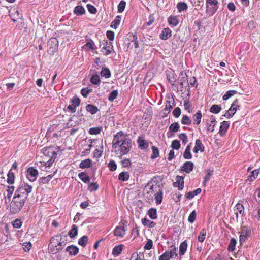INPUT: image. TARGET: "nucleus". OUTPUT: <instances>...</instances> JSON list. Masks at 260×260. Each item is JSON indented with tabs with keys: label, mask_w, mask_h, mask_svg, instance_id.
Instances as JSON below:
<instances>
[{
	"label": "nucleus",
	"mask_w": 260,
	"mask_h": 260,
	"mask_svg": "<svg viewBox=\"0 0 260 260\" xmlns=\"http://www.w3.org/2000/svg\"><path fill=\"white\" fill-rule=\"evenodd\" d=\"M181 123L183 124L189 125L191 123V120L186 115H184L181 120Z\"/></svg>",
	"instance_id": "nucleus-56"
},
{
	"label": "nucleus",
	"mask_w": 260,
	"mask_h": 260,
	"mask_svg": "<svg viewBox=\"0 0 260 260\" xmlns=\"http://www.w3.org/2000/svg\"><path fill=\"white\" fill-rule=\"evenodd\" d=\"M183 157L185 159H191L192 158V155L190 152V146L188 145L185 149V151L183 154Z\"/></svg>",
	"instance_id": "nucleus-36"
},
{
	"label": "nucleus",
	"mask_w": 260,
	"mask_h": 260,
	"mask_svg": "<svg viewBox=\"0 0 260 260\" xmlns=\"http://www.w3.org/2000/svg\"><path fill=\"white\" fill-rule=\"evenodd\" d=\"M103 47L101 49V51L106 55H108L111 54L113 50L112 43L111 41H103L102 43Z\"/></svg>",
	"instance_id": "nucleus-7"
},
{
	"label": "nucleus",
	"mask_w": 260,
	"mask_h": 260,
	"mask_svg": "<svg viewBox=\"0 0 260 260\" xmlns=\"http://www.w3.org/2000/svg\"><path fill=\"white\" fill-rule=\"evenodd\" d=\"M237 93L235 90H229L227 91L225 94L223 96V100L225 101L228 100L230 98L234 95Z\"/></svg>",
	"instance_id": "nucleus-43"
},
{
	"label": "nucleus",
	"mask_w": 260,
	"mask_h": 260,
	"mask_svg": "<svg viewBox=\"0 0 260 260\" xmlns=\"http://www.w3.org/2000/svg\"><path fill=\"white\" fill-rule=\"evenodd\" d=\"M84 46H85L86 47H87L92 50H93L96 48V47L95 45L94 44V42L91 40L88 41L84 45Z\"/></svg>",
	"instance_id": "nucleus-51"
},
{
	"label": "nucleus",
	"mask_w": 260,
	"mask_h": 260,
	"mask_svg": "<svg viewBox=\"0 0 260 260\" xmlns=\"http://www.w3.org/2000/svg\"><path fill=\"white\" fill-rule=\"evenodd\" d=\"M171 31L169 28H164L161 34H160V38L162 40H166L171 36Z\"/></svg>",
	"instance_id": "nucleus-19"
},
{
	"label": "nucleus",
	"mask_w": 260,
	"mask_h": 260,
	"mask_svg": "<svg viewBox=\"0 0 260 260\" xmlns=\"http://www.w3.org/2000/svg\"><path fill=\"white\" fill-rule=\"evenodd\" d=\"M108 167L111 171H114L116 170L117 168V165L114 161L111 160L108 164Z\"/></svg>",
	"instance_id": "nucleus-60"
},
{
	"label": "nucleus",
	"mask_w": 260,
	"mask_h": 260,
	"mask_svg": "<svg viewBox=\"0 0 260 260\" xmlns=\"http://www.w3.org/2000/svg\"><path fill=\"white\" fill-rule=\"evenodd\" d=\"M142 224L144 226H147L149 228H154L156 225V223L146 218H142L141 220Z\"/></svg>",
	"instance_id": "nucleus-20"
},
{
	"label": "nucleus",
	"mask_w": 260,
	"mask_h": 260,
	"mask_svg": "<svg viewBox=\"0 0 260 260\" xmlns=\"http://www.w3.org/2000/svg\"><path fill=\"white\" fill-rule=\"evenodd\" d=\"M139 147L141 149H146L148 146V142L145 140L142 137H139L137 140Z\"/></svg>",
	"instance_id": "nucleus-16"
},
{
	"label": "nucleus",
	"mask_w": 260,
	"mask_h": 260,
	"mask_svg": "<svg viewBox=\"0 0 260 260\" xmlns=\"http://www.w3.org/2000/svg\"><path fill=\"white\" fill-rule=\"evenodd\" d=\"M132 148L131 140L122 132L117 133L112 141V148L116 155L121 157L126 154Z\"/></svg>",
	"instance_id": "nucleus-1"
},
{
	"label": "nucleus",
	"mask_w": 260,
	"mask_h": 260,
	"mask_svg": "<svg viewBox=\"0 0 260 260\" xmlns=\"http://www.w3.org/2000/svg\"><path fill=\"white\" fill-rule=\"evenodd\" d=\"M91 160L88 158L82 160L80 164V167L82 169L88 168L91 166Z\"/></svg>",
	"instance_id": "nucleus-23"
},
{
	"label": "nucleus",
	"mask_w": 260,
	"mask_h": 260,
	"mask_svg": "<svg viewBox=\"0 0 260 260\" xmlns=\"http://www.w3.org/2000/svg\"><path fill=\"white\" fill-rule=\"evenodd\" d=\"M78 233V228L77 226L74 224L72 226V229L70 230L68 235L71 238H74Z\"/></svg>",
	"instance_id": "nucleus-26"
},
{
	"label": "nucleus",
	"mask_w": 260,
	"mask_h": 260,
	"mask_svg": "<svg viewBox=\"0 0 260 260\" xmlns=\"http://www.w3.org/2000/svg\"><path fill=\"white\" fill-rule=\"evenodd\" d=\"M101 75L106 78H109L110 76V72L107 68H103L101 71Z\"/></svg>",
	"instance_id": "nucleus-50"
},
{
	"label": "nucleus",
	"mask_w": 260,
	"mask_h": 260,
	"mask_svg": "<svg viewBox=\"0 0 260 260\" xmlns=\"http://www.w3.org/2000/svg\"><path fill=\"white\" fill-rule=\"evenodd\" d=\"M121 20V17L120 16H117L115 18L114 20L113 21V22L111 23V26L112 28H114L116 29L118 26L119 25L120 21Z\"/></svg>",
	"instance_id": "nucleus-37"
},
{
	"label": "nucleus",
	"mask_w": 260,
	"mask_h": 260,
	"mask_svg": "<svg viewBox=\"0 0 260 260\" xmlns=\"http://www.w3.org/2000/svg\"><path fill=\"white\" fill-rule=\"evenodd\" d=\"M126 2L124 1H121L118 6V11L119 12H122L125 7Z\"/></svg>",
	"instance_id": "nucleus-53"
},
{
	"label": "nucleus",
	"mask_w": 260,
	"mask_h": 260,
	"mask_svg": "<svg viewBox=\"0 0 260 260\" xmlns=\"http://www.w3.org/2000/svg\"><path fill=\"white\" fill-rule=\"evenodd\" d=\"M179 128V126L178 123L175 122L171 124V125L169 127V129L170 131L173 132H176L178 131V129Z\"/></svg>",
	"instance_id": "nucleus-48"
},
{
	"label": "nucleus",
	"mask_w": 260,
	"mask_h": 260,
	"mask_svg": "<svg viewBox=\"0 0 260 260\" xmlns=\"http://www.w3.org/2000/svg\"><path fill=\"white\" fill-rule=\"evenodd\" d=\"M147 194H150L149 197L151 199L153 198L152 194H154L156 203L157 204H160L162 200L163 191L162 190L158 185H151L149 188Z\"/></svg>",
	"instance_id": "nucleus-3"
},
{
	"label": "nucleus",
	"mask_w": 260,
	"mask_h": 260,
	"mask_svg": "<svg viewBox=\"0 0 260 260\" xmlns=\"http://www.w3.org/2000/svg\"><path fill=\"white\" fill-rule=\"evenodd\" d=\"M196 218V212L194 210L189 215L188 218V220L190 223H193L194 221Z\"/></svg>",
	"instance_id": "nucleus-57"
},
{
	"label": "nucleus",
	"mask_w": 260,
	"mask_h": 260,
	"mask_svg": "<svg viewBox=\"0 0 260 260\" xmlns=\"http://www.w3.org/2000/svg\"><path fill=\"white\" fill-rule=\"evenodd\" d=\"M212 174V171H211L210 170H208L207 171V174L205 175V178H204V181L203 182L204 184H205L209 180Z\"/></svg>",
	"instance_id": "nucleus-62"
},
{
	"label": "nucleus",
	"mask_w": 260,
	"mask_h": 260,
	"mask_svg": "<svg viewBox=\"0 0 260 260\" xmlns=\"http://www.w3.org/2000/svg\"><path fill=\"white\" fill-rule=\"evenodd\" d=\"M32 190V187L31 185L23 182L21 183L20 187L17 189L15 192V195L19 196V197L26 200L27 194L30 193Z\"/></svg>",
	"instance_id": "nucleus-5"
},
{
	"label": "nucleus",
	"mask_w": 260,
	"mask_h": 260,
	"mask_svg": "<svg viewBox=\"0 0 260 260\" xmlns=\"http://www.w3.org/2000/svg\"><path fill=\"white\" fill-rule=\"evenodd\" d=\"M179 138L181 140H182L184 145H185L188 141L187 137L185 134H181L179 135Z\"/></svg>",
	"instance_id": "nucleus-63"
},
{
	"label": "nucleus",
	"mask_w": 260,
	"mask_h": 260,
	"mask_svg": "<svg viewBox=\"0 0 260 260\" xmlns=\"http://www.w3.org/2000/svg\"><path fill=\"white\" fill-rule=\"evenodd\" d=\"M25 200L19 197V196H14L11 202L10 206V212L13 214H15L19 212L23 206Z\"/></svg>",
	"instance_id": "nucleus-2"
},
{
	"label": "nucleus",
	"mask_w": 260,
	"mask_h": 260,
	"mask_svg": "<svg viewBox=\"0 0 260 260\" xmlns=\"http://www.w3.org/2000/svg\"><path fill=\"white\" fill-rule=\"evenodd\" d=\"M171 147L173 149L178 150L180 147V142L178 140H173L172 142Z\"/></svg>",
	"instance_id": "nucleus-54"
},
{
	"label": "nucleus",
	"mask_w": 260,
	"mask_h": 260,
	"mask_svg": "<svg viewBox=\"0 0 260 260\" xmlns=\"http://www.w3.org/2000/svg\"><path fill=\"white\" fill-rule=\"evenodd\" d=\"M171 250L169 252H168L169 254L171 255V258L173 257L174 256H177V253L176 252L177 248L173 245L171 246Z\"/></svg>",
	"instance_id": "nucleus-52"
},
{
	"label": "nucleus",
	"mask_w": 260,
	"mask_h": 260,
	"mask_svg": "<svg viewBox=\"0 0 260 260\" xmlns=\"http://www.w3.org/2000/svg\"><path fill=\"white\" fill-rule=\"evenodd\" d=\"M234 211L235 214L236 215L237 218H238V214H240L241 215H243V213L244 212L243 206L240 203L237 204L235 206Z\"/></svg>",
	"instance_id": "nucleus-18"
},
{
	"label": "nucleus",
	"mask_w": 260,
	"mask_h": 260,
	"mask_svg": "<svg viewBox=\"0 0 260 260\" xmlns=\"http://www.w3.org/2000/svg\"><path fill=\"white\" fill-rule=\"evenodd\" d=\"M86 110L90 112L91 114H95L98 111V108L97 107L90 104L87 105L86 107Z\"/></svg>",
	"instance_id": "nucleus-29"
},
{
	"label": "nucleus",
	"mask_w": 260,
	"mask_h": 260,
	"mask_svg": "<svg viewBox=\"0 0 260 260\" xmlns=\"http://www.w3.org/2000/svg\"><path fill=\"white\" fill-rule=\"evenodd\" d=\"M240 233V242L242 243L249 236L250 231L247 227L244 226L242 228Z\"/></svg>",
	"instance_id": "nucleus-10"
},
{
	"label": "nucleus",
	"mask_w": 260,
	"mask_h": 260,
	"mask_svg": "<svg viewBox=\"0 0 260 260\" xmlns=\"http://www.w3.org/2000/svg\"><path fill=\"white\" fill-rule=\"evenodd\" d=\"M230 123L228 121H223L220 126L219 133L221 136H224L229 127Z\"/></svg>",
	"instance_id": "nucleus-12"
},
{
	"label": "nucleus",
	"mask_w": 260,
	"mask_h": 260,
	"mask_svg": "<svg viewBox=\"0 0 260 260\" xmlns=\"http://www.w3.org/2000/svg\"><path fill=\"white\" fill-rule=\"evenodd\" d=\"M9 16L14 22L16 21L17 19L22 17L21 14L16 9H11L9 11Z\"/></svg>",
	"instance_id": "nucleus-11"
},
{
	"label": "nucleus",
	"mask_w": 260,
	"mask_h": 260,
	"mask_svg": "<svg viewBox=\"0 0 260 260\" xmlns=\"http://www.w3.org/2000/svg\"><path fill=\"white\" fill-rule=\"evenodd\" d=\"M102 131V127H95L90 128L89 129V133L90 135H98Z\"/></svg>",
	"instance_id": "nucleus-40"
},
{
	"label": "nucleus",
	"mask_w": 260,
	"mask_h": 260,
	"mask_svg": "<svg viewBox=\"0 0 260 260\" xmlns=\"http://www.w3.org/2000/svg\"><path fill=\"white\" fill-rule=\"evenodd\" d=\"M78 176L79 178L84 183L89 182L90 178L85 173L81 172L79 174Z\"/></svg>",
	"instance_id": "nucleus-33"
},
{
	"label": "nucleus",
	"mask_w": 260,
	"mask_h": 260,
	"mask_svg": "<svg viewBox=\"0 0 260 260\" xmlns=\"http://www.w3.org/2000/svg\"><path fill=\"white\" fill-rule=\"evenodd\" d=\"M259 169H255L254 171H252L251 173V175L249 176V178L247 180L250 181H252L253 179L257 178L259 174Z\"/></svg>",
	"instance_id": "nucleus-35"
},
{
	"label": "nucleus",
	"mask_w": 260,
	"mask_h": 260,
	"mask_svg": "<svg viewBox=\"0 0 260 260\" xmlns=\"http://www.w3.org/2000/svg\"><path fill=\"white\" fill-rule=\"evenodd\" d=\"M90 81L92 84H99L100 82L99 76L98 75H93L90 79Z\"/></svg>",
	"instance_id": "nucleus-47"
},
{
	"label": "nucleus",
	"mask_w": 260,
	"mask_h": 260,
	"mask_svg": "<svg viewBox=\"0 0 260 260\" xmlns=\"http://www.w3.org/2000/svg\"><path fill=\"white\" fill-rule=\"evenodd\" d=\"M51 153L53 154V155L49 160L46 162H43V164L42 162H40V164H41L40 167H41V169L43 171H47V169L48 168H50L54 161V160L56 157V153L54 151H52Z\"/></svg>",
	"instance_id": "nucleus-8"
},
{
	"label": "nucleus",
	"mask_w": 260,
	"mask_h": 260,
	"mask_svg": "<svg viewBox=\"0 0 260 260\" xmlns=\"http://www.w3.org/2000/svg\"><path fill=\"white\" fill-rule=\"evenodd\" d=\"M148 215L152 219H155L157 218V210L156 209L151 208L148 211Z\"/></svg>",
	"instance_id": "nucleus-32"
},
{
	"label": "nucleus",
	"mask_w": 260,
	"mask_h": 260,
	"mask_svg": "<svg viewBox=\"0 0 260 260\" xmlns=\"http://www.w3.org/2000/svg\"><path fill=\"white\" fill-rule=\"evenodd\" d=\"M176 182L174 183L175 187H178L180 190H182L184 187V179L182 176H177Z\"/></svg>",
	"instance_id": "nucleus-14"
},
{
	"label": "nucleus",
	"mask_w": 260,
	"mask_h": 260,
	"mask_svg": "<svg viewBox=\"0 0 260 260\" xmlns=\"http://www.w3.org/2000/svg\"><path fill=\"white\" fill-rule=\"evenodd\" d=\"M210 124L207 126V130L213 132L214 131V127L215 125L216 120L214 118L211 117L210 119Z\"/></svg>",
	"instance_id": "nucleus-38"
},
{
	"label": "nucleus",
	"mask_w": 260,
	"mask_h": 260,
	"mask_svg": "<svg viewBox=\"0 0 260 260\" xmlns=\"http://www.w3.org/2000/svg\"><path fill=\"white\" fill-rule=\"evenodd\" d=\"M199 151L203 152L204 151V147L199 139H197L195 142V147L193 149L194 153H197Z\"/></svg>",
	"instance_id": "nucleus-17"
},
{
	"label": "nucleus",
	"mask_w": 260,
	"mask_h": 260,
	"mask_svg": "<svg viewBox=\"0 0 260 260\" xmlns=\"http://www.w3.org/2000/svg\"><path fill=\"white\" fill-rule=\"evenodd\" d=\"M236 111L237 110L234 109V108L230 107L229 110L225 113L224 116L226 118H230L235 114Z\"/></svg>",
	"instance_id": "nucleus-45"
},
{
	"label": "nucleus",
	"mask_w": 260,
	"mask_h": 260,
	"mask_svg": "<svg viewBox=\"0 0 260 260\" xmlns=\"http://www.w3.org/2000/svg\"><path fill=\"white\" fill-rule=\"evenodd\" d=\"M129 178V174L127 172H122L120 173L118 176L119 180L122 181H127Z\"/></svg>",
	"instance_id": "nucleus-39"
},
{
	"label": "nucleus",
	"mask_w": 260,
	"mask_h": 260,
	"mask_svg": "<svg viewBox=\"0 0 260 260\" xmlns=\"http://www.w3.org/2000/svg\"><path fill=\"white\" fill-rule=\"evenodd\" d=\"M14 182V174L10 170L7 175V182L9 184H13Z\"/></svg>",
	"instance_id": "nucleus-41"
},
{
	"label": "nucleus",
	"mask_w": 260,
	"mask_h": 260,
	"mask_svg": "<svg viewBox=\"0 0 260 260\" xmlns=\"http://www.w3.org/2000/svg\"><path fill=\"white\" fill-rule=\"evenodd\" d=\"M168 21L169 24L173 26H176L179 23L178 18L176 16H170L168 18Z\"/></svg>",
	"instance_id": "nucleus-24"
},
{
	"label": "nucleus",
	"mask_w": 260,
	"mask_h": 260,
	"mask_svg": "<svg viewBox=\"0 0 260 260\" xmlns=\"http://www.w3.org/2000/svg\"><path fill=\"white\" fill-rule=\"evenodd\" d=\"M67 251L71 255H76L79 252V249L75 246H70L67 247Z\"/></svg>",
	"instance_id": "nucleus-25"
},
{
	"label": "nucleus",
	"mask_w": 260,
	"mask_h": 260,
	"mask_svg": "<svg viewBox=\"0 0 260 260\" xmlns=\"http://www.w3.org/2000/svg\"><path fill=\"white\" fill-rule=\"evenodd\" d=\"M74 12L77 15H81L85 13V9L83 7L79 5L75 8Z\"/></svg>",
	"instance_id": "nucleus-30"
},
{
	"label": "nucleus",
	"mask_w": 260,
	"mask_h": 260,
	"mask_svg": "<svg viewBox=\"0 0 260 260\" xmlns=\"http://www.w3.org/2000/svg\"><path fill=\"white\" fill-rule=\"evenodd\" d=\"M14 190L13 186H9L7 189V194L5 196V201L7 203V201H9L10 198L11 197L12 193Z\"/></svg>",
	"instance_id": "nucleus-22"
},
{
	"label": "nucleus",
	"mask_w": 260,
	"mask_h": 260,
	"mask_svg": "<svg viewBox=\"0 0 260 260\" xmlns=\"http://www.w3.org/2000/svg\"><path fill=\"white\" fill-rule=\"evenodd\" d=\"M98 185L96 183H90L88 186V189L91 191L96 190L98 189Z\"/></svg>",
	"instance_id": "nucleus-64"
},
{
	"label": "nucleus",
	"mask_w": 260,
	"mask_h": 260,
	"mask_svg": "<svg viewBox=\"0 0 260 260\" xmlns=\"http://www.w3.org/2000/svg\"><path fill=\"white\" fill-rule=\"evenodd\" d=\"M187 247V244L186 241L182 242L179 246V255H183L184 254Z\"/></svg>",
	"instance_id": "nucleus-28"
},
{
	"label": "nucleus",
	"mask_w": 260,
	"mask_h": 260,
	"mask_svg": "<svg viewBox=\"0 0 260 260\" xmlns=\"http://www.w3.org/2000/svg\"><path fill=\"white\" fill-rule=\"evenodd\" d=\"M171 258V255L168 252H166L159 257V260H169Z\"/></svg>",
	"instance_id": "nucleus-59"
},
{
	"label": "nucleus",
	"mask_w": 260,
	"mask_h": 260,
	"mask_svg": "<svg viewBox=\"0 0 260 260\" xmlns=\"http://www.w3.org/2000/svg\"><path fill=\"white\" fill-rule=\"evenodd\" d=\"M118 95V91L117 90H113L109 94L108 97V100L110 101H113L114 99H115Z\"/></svg>",
	"instance_id": "nucleus-49"
},
{
	"label": "nucleus",
	"mask_w": 260,
	"mask_h": 260,
	"mask_svg": "<svg viewBox=\"0 0 260 260\" xmlns=\"http://www.w3.org/2000/svg\"><path fill=\"white\" fill-rule=\"evenodd\" d=\"M38 175V172L37 169L33 167H29L27 171L26 176L27 179L33 182L36 180Z\"/></svg>",
	"instance_id": "nucleus-9"
},
{
	"label": "nucleus",
	"mask_w": 260,
	"mask_h": 260,
	"mask_svg": "<svg viewBox=\"0 0 260 260\" xmlns=\"http://www.w3.org/2000/svg\"><path fill=\"white\" fill-rule=\"evenodd\" d=\"M125 234V230L122 226H117L114 231V235L117 237H123Z\"/></svg>",
	"instance_id": "nucleus-13"
},
{
	"label": "nucleus",
	"mask_w": 260,
	"mask_h": 260,
	"mask_svg": "<svg viewBox=\"0 0 260 260\" xmlns=\"http://www.w3.org/2000/svg\"><path fill=\"white\" fill-rule=\"evenodd\" d=\"M60 240L61 238L59 236H55L51 238L49 245V248L51 252L57 253L64 246L65 244L60 242Z\"/></svg>",
	"instance_id": "nucleus-4"
},
{
	"label": "nucleus",
	"mask_w": 260,
	"mask_h": 260,
	"mask_svg": "<svg viewBox=\"0 0 260 260\" xmlns=\"http://www.w3.org/2000/svg\"><path fill=\"white\" fill-rule=\"evenodd\" d=\"M87 8L91 14H95L96 13L97 10L96 8L90 4L87 5Z\"/></svg>",
	"instance_id": "nucleus-61"
},
{
	"label": "nucleus",
	"mask_w": 260,
	"mask_h": 260,
	"mask_svg": "<svg viewBox=\"0 0 260 260\" xmlns=\"http://www.w3.org/2000/svg\"><path fill=\"white\" fill-rule=\"evenodd\" d=\"M187 5L184 2H179L177 4V8L179 12L187 10Z\"/></svg>",
	"instance_id": "nucleus-34"
},
{
	"label": "nucleus",
	"mask_w": 260,
	"mask_h": 260,
	"mask_svg": "<svg viewBox=\"0 0 260 260\" xmlns=\"http://www.w3.org/2000/svg\"><path fill=\"white\" fill-rule=\"evenodd\" d=\"M221 109V108L218 105H213L210 108V111L213 113H218Z\"/></svg>",
	"instance_id": "nucleus-44"
},
{
	"label": "nucleus",
	"mask_w": 260,
	"mask_h": 260,
	"mask_svg": "<svg viewBox=\"0 0 260 260\" xmlns=\"http://www.w3.org/2000/svg\"><path fill=\"white\" fill-rule=\"evenodd\" d=\"M173 101L174 100H173L172 101H169L167 102L165 110L167 111L168 113H169L171 111V110L172 108V105L174 103Z\"/></svg>",
	"instance_id": "nucleus-55"
},
{
	"label": "nucleus",
	"mask_w": 260,
	"mask_h": 260,
	"mask_svg": "<svg viewBox=\"0 0 260 260\" xmlns=\"http://www.w3.org/2000/svg\"><path fill=\"white\" fill-rule=\"evenodd\" d=\"M193 166L194 165L193 162L191 161H187L184 164L181 169L186 173H189L192 170Z\"/></svg>",
	"instance_id": "nucleus-15"
},
{
	"label": "nucleus",
	"mask_w": 260,
	"mask_h": 260,
	"mask_svg": "<svg viewBox=\"0 0 260 260\" xmlns=\"http://www.w3.org/2000/svg\"><path fill=\"white\" fill-rule=\"evenodd\" d=\"M88 242V237L86 236H83L79 239L78 244L82 247H85Z\"/></svg>",
	"instance_id": "nucleus-42"
},
{
	"label": "nucleus",
	"mask_w": 260,
	"mask_h": 260,
	"mask_svg": "<svg viewBox=\"0 0 260 260\" xmlns=\"http://www.w3.org/2000/svg\"><path fill=\"white\" fill-rule=\"evenodd\" d=\"M202 117V113L199 111L193 115V123L196 125H199L200 123Z\"/></svg>",
	"instance_id": "nucleus-27"
},
{
	"label": "nucleus",
	"mask_w": 260,
	"mask_h": 260,
	"mask_svg": "<svg viewBox=\"0 0 260 260\" xmlns=\"http://www.w3.org/2000/svg\"><path fill=\"white\" fill-rule=\"evenodd\" d=\"M152 149L153 151V154L151 156V158L154 159L158 156L159 150L157 148L155 147L154 146H152Z\"/></svg>",
	"instance_id": "nucleus-58"
},
{
	"label": "nucleus",
	"mask_w": 260,
	"mask_h": 260,
	"mask_svg": "<svg viewBox=\"0 0 260 260\" xmlns=\"http://www.w3.org/2000/svg\"><path fill=\"white\" fill-rule=\"evenodd\" d=\"M218 3L217 0H206V13L213 15L218 8Z\"/></svg>",
	"instance_id": "nucleus-6"
},
{
	"label": "nucleus",
	"mask_w": 260,
	"mask_h": 260,
	"mask_svg": "<svg viewBox=\"0 0 260 260\" xmlns=\"http://www.w3.org/2000/svg\"><path fill=\"white\" fill-rule=\"evenodd\" d=\"M123 247V245L122 244L115 246L112 250V254L114 256L119 255L122 251Z\"/></svg>",
	"instance_id": "nucleus-21"
},
{
	"label": "nucleus",
	"mask_w": 260,
	"mask_h": 260,
	"mask_svg": "<svg viewBox=\"0 0 260 260\" xmlns=\"http://www.w3.org/2000/svg\"><path fill=\"white\" fill-rule=\"evenodd\" d=\"M236 244V240L234 238H232L228 246L229 250L233 251L235 250Z\"/></svg>",
	"instance_id": "nucleus-46"
},
{
	"label": "nucleus",
	"mask_w": 260,
	"mask_h": 260,
	"mask_svg": "<svg viewBox=\"0 0 260 260\" xmlns=\"http://www.w3.org/2000/svg\"><path fill=\"white\" fill-rule=\"evenodd\" d=\"M207 232L205 229H203L198 236V241L202 243L206 238Z\"/></svg>",
	"instance_id": "nucleus-31"
}]
</instances>
